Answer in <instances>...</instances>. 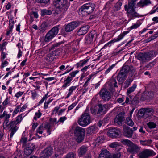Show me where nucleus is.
<instances>
[{
    "mask_svg": "<svg viewBox=\"0 0 158 158\" xmlns=\"http://www.w3.org/2000/svg\"><path fill=\"white\" fill-rule=\"evenodd\" d=\"M79 72L78 71L76 70L75 71L73 72H71L70 74L71 75V77H70V81H71V79H70L71 78H73L75 77V75L78 73Z\"/></svg>",
    "mask_w": 158,
    "mask_h": 158,
    "instance_id": "5fc2aeb1",
    "label": "nucleus"
},
{
    "mask_svg": "<svg viewBox=\"0 0 158 158\" xmlns=\"http://www.w3.org/2000/svg\"><path fill=\"white\" fill-rule=\"evenodd\" d=\"M43 127L44 130V129H48V128H50L51 127V126L48 123H47L44 124V125H43Z\"/></svg>",
    "mask_w": 158,
    "mask_h": 158,
    "instance_id": "338daca9",
    "label": "nucleus"
},
{
    "mask_svg": "<svg viewBox=\"0 0 158 158\" xmlns=\"http://www.w3.org/2000/svg\"><path fill=\"white\" fill-rule=\"evenodd\" d=\"M79 23L77 21H73L70 23V31H71L79 26Z\"/></svg>",
    "mask_w": 158,
    "mask_h": 158,
    "instance_id": "393cba45",
    "label": "nucleus"
},
{
    "mask_svg": "<svg viewBox=\"0 0 158 158\" xmlns=\"http://www.w3.org/2000/svg\"><path fill=\"white\" fill-rule=\"evenodd\" d=\"M133 131L130 129H127L126 130L124 133V135L127 137H131L133 134Z\"/></svg>",
    "mask_w": 158,
    "mask_h": 158,
    "instance_id": "cd10ccee",
    "label": "nucleus"
},
{
    "mask_svg": "<svg viewBox=\"0 0 158 158\" xmlns=\"http://www.w3.org/2000/svg\"><path fill=\"white\" fill-rule=\"evenodd\" d=\"M109 146L110 147L114 148H118L120 146L119 143L117 142L112 143Z\"/></svg>",
    "mask_w": 158,
    "mask_h": 158,
    "instance_id": "c03bdc74",
    "label": "nucleus"
},
{
    "mask_svg": "<svg viewBox=\"0 0 158 158\" xmlns=\"http://www.w3.org/2000/svg\"><path fill=\"white\" fill-rule=\"evenodd\" d=\"M154 64V62L149 63L146 65V67L147 68H149V69H150L152 67Z\"/></svg>",
    "mask_w": 158,
    "mask_h": 158,
    "instance_id": "052dcab7",
    "label": "nucleus"
},
{
    "mask_svg": "<svg viewBox=\"0 0 158 158\" xmlns=\"http://www.w3.org/2000/svg\"><path fill=\"white\" fill-rule=\"evenodd\" d=\"M97 36V34L95 31H91L89 34L86 35L85 43L87 44L93 43L95 40Z\"/></svg>",
    "mask_w": 158,
    "mask_h": 158,
    "instance_id": "6e6552de",
    "label": "nucleus"
},
{
    "mask_svg": "<svg viewBox=\"0 0 158 158\" xmlns=\"http://www.w3.org/2000/svg\"><path fill=\"white\" fill-rule=\"evenodd\" d=\"M157 53L155 51H151L148 52L140 53L138 56V59L142 63L149 61L151 58L156 56Z\"/></svg>",
    "mask_w": 158,
    "mask_h": 158,
    "instance_id": "20e7f679",
    "label": "nucleus"
},
{
    "mask_svg": "<svg viewBox=\"0 0 158 158\" xmlns=\"http://www.w3.org/2000/svg\"><path fill=\"white\" fill-rule=\"evenodd\" d=\"M9 119L8 120H4L3 124L5 125L6 127L9 126L10 128V130L9 131H10L11 132L10 134V138L11 139L12 138L14 135L15 133H13L12 134V131L11 130V127H10V123H9Z\"/></svg>",
    "mask_w": 158,
    "mask_h": 158,
    "instance_id": "bb28decb",
    "label": "nucleus"
},
{
    "mask_svg": "<svg viewBox=\"0 0 158 158\" xmlns=\"http://www.w3.org/2000/svg\"><path fill=\"white\" fill-rule=\"evenodd\" d=\"M128 33V31H125L123 32L122 34H120L118 37L117 38H116L115 41L111 40V41L107 43L108 44H110L114 43V42H117L121 40L123 37L124 36L127 34Z\"/></svg>",
    "mask_w": 158,
    "mask_h": 158,
    "instance_id": "4be33fe9",
    "label": "nucleus"
},
{
    "mask_svg": "<svg viewBox=\"0 0 158 158\" xmlns=\"http://www.w3.org/2000/svg\"><path fill=\"white\" fill-rule=\"evenodd\" d=\"M140 150V148L136 145L133 143L132 145L129 147L127 151L131 153H135L137 152Z\"/></svg>",
    "mask_w": 158,
    "mask_h": 158,
    "instance_id": "2eb2a0df",
    "label": "nucleus"
},
{
    "mask_svg": "<svg viewBox=\"0 0 158 158\" xmlns=\"http://www.w3.org/2000/svg\"><path fill=\"white\" fill-rule=\"evenodd\" d=\"M67 0H54L53 5L56 8L55 13L57 15L61 12H64L67 10L68 7L67 6Z\"/></svg>",
    "mask_w": 158,
    "mask_h": 158,
    "instance_id": "f03ea898",
    "label": "nucleus"
},
{
    "mask_svg": "<svg viewBox=\"0 0 158 158\" xmlns=\"http://www.w3.org/2000/svg\"><path fill=\"white\" fill-rule=\"evenodd\" d=\"M52 148L49 146L47 147L41 152L40 154V158H48L52 153Z\"/></svg>",
    "mask_w": 158,
    "mask_h": 158,
    "instance_id": "9d476101",
    "label": "nucleus"
},
{
    "mask_svg": "<svg viewBox=\"0 0 158 158\" xmlns=\"http://www.w3.org/2000/svg\"><path fill=\"white\" fill-rule=\"evenodd\" d=\"M136 1V0H132L128 2V5H126L125 6V10L127 11V15L131 19L139 16V14L134 8Z\"/></svg>",
    "mask_w": 158,
    "mask_h": 158,
    "instance_id": "f257e3e1",
    "label": "nucleus"
},
{
    "mask_svg": "<svg viewBox=\"0 0 158 158\" xmlns=\"http://www.w3.org/2000/svg\"><path fill=\"white\" fill-rule=\"evenodd\" d=\"M146 95L147 97L146 98L147 99L151 100L153 98L154 96V94L152 91L149 92L146 94Z\"/></svg>",
    "mask_w": 158,
    "mask_h": 158,
    "instance_id": "72a5a7b5",
    "label": "nucleus"
},
{
    "mask_svg": "<svg viewBox=\"0 0 158 158\" xmlns=\"http://www.w3.org/2000/svg\"><path fill=\"white\" fill-rule=\"evenodd\" d=\"M89 28V25H85L81 27L77 32V34L79 35H81L86 33Z\"/></svg>",
    "mask_w": 158,
    "mask_h": 158,
    "instance_id": "4468645a",
    "label": "nucleus"
},
{
    "mask_svg": "<svg viewBox=\"0 0 158 158\" xmlns=\"http://www.w3.org/2000/svg\"><path fill=\"white\" fill-rule=\"evenodd\" d=\"M35 1L38 3L46 4L49 2L50 0H35Z\"/></svg>",
    "mask_w": 158,
    "mask_h": 158,
    "instance_id": "de8ad7c7",
    "label": "nucleus"
},
{
    "mask_svg": "<svg viewBox=\"0 0 158 158\" xmlns=\"http://www.w3.org/2000/svg\"><path fill=\"white\" fill-rule=\"evenodd\" d=\"M140 24L139 23H137L130 27V29L131 30L135 29L138 27L140 26Z\"/></svg>",
    "mask_w": 158,
    "mask_h": 158,
    "instance_id": "8fccbe9b",
    "label": "nucleus"
},
{
    "mask_svg": "<svg viewBox=\"0 0 158 158\" xmlns=\"http://www.w3.org/2000/svg\"><path fill=\"white\" fill-rule=\"evenodd\" d=\"M47 25L45 23H43L39 27L40 32H44L47 29Z\"/></svg>",
    "mask_w": 158,
    "mask_h": 158,
    "instance_id": "7c9ffc66",
    "label": "nucleus"
},
{
    "mask_svg": "<svg viewBox=\"0 0 158 158\" xmlns=\"http://www.w3.org/2000/svg\"><path fill=\"white\" fill-rule=\"evenodd\" d=\"M20 108V105H18L16 106V107L15 110H14L13 113L12 115L13 116H14L16 114L18 113V112H19V109Z\"/></svg>",
    "mask_w": 158,
    "mask_h": 158,
    "instance_id": "09e8293b",
    "label": "nucleus"
},
{
    "mask_svg": "<svg viewBox=\"0 0 158 158\" xmlns=\"http://www.w3.org/2000/svg\"><path fill=\"white\" fill-rule=\"evenodd\" d=\"M74 133L75 135H84L85 134V130L84 129L78 126L76 127Z\"/></svg>",
    "mask_w": 158,
    "mask_h": 158,
    "instance_id": "f3484780",
    "label": "nucleus"
},
{
    "mask_svg": "<svg viewBox=\"0 0 158 158\" xmlns=\"http://www.w3.org/2000/svg\"><path fill=\"white\" fill-rule=\"evenodd\" d=\"M98 129L97 127L94 126H91L87 128V132L89 134H94L98 131Z\"/></svg>",
    "mask_w": 158,
    "mask_h": 158,
    "instance_id": "a211bd4d",
    "label": "nucleus"
},
{
    "mask_svg": "<svg viewBox=\"0 0 158 158\" xmlns=\"http://www.w3.org/2000/svg\"><path fill=\"white\" fill-rule=\"evenodd\" d=\"M27 137H22L21 140L20 142H22L23 143V147H25L26 145V144L27 142Z\"/></svg>",
    "mask_w": 158,
    "mask_h": 158,
    "instance_id": "a18cd8bd",
    "label": "nucleus"
},
{
    "mask_svg": "<svg viewBox=\"0 0 158 158\" xmlns=\"http://www.w3.org/2000/svg\"><path fill=\"white\" fill-rule=\"evenodd\" d=\"M123 116L122 113H120L117 115L114 119V122L119 124L123 121Z\"/></svg>",
    "mask_w": 158,
    "mask_h": 158,
    "instance_id": "5701e85b",
    "label": "nucleus"
},
{
    "mask_svg": "<svg viewBox=\"0 0 158 158\" xmlns=\"http://www.w3.org/2000/svg\"><path fill=\"white\" fill-rule=\"evenodd\" d=\"M150 3V2L149 0H140L137 3V5L140 7H143Z\"/></svg>",
    "mask_w": 158,
    "mask_h": 158,
    "instance_id": "a878e982",
    "label": "nucleus"
},
{
    "mask_svg": "<svg viewBox=\"0 0 158 158\" xmlns=\"http://www.w3.org/2000/svg\"><path fill=\"white\" fill-rule=\"evenodd\" d=\"M136 86L137 85H136L134 84L132 87L127 89V95H128L131 92H133L135 89L136 88Z\"/></svg>",
    "mask_w": 158,
    "mask_h": 158,
    "instance_id": "c9c22d12",
    "label": "nucleus"
},
{
    "mask_svg": "<svg viewBox=\"0 0 158 158\" xmlns=\"http://www.w3.org/2000/svg\"><path fill=\"white\" fill-rule=\"evenodd\" d=\"M133 81V79L131 78L128 79L125 81V88L127 87L131 84V82Z\"/></svg>",
    "mask_w": 158,
    "mask_h": 158,
    "instance_id": "37998d69",
    "label": "nucleus"
},
{
    "mask_svg": "<svg viewBox=\"0 0 158 158\" xmlns=\"http://www.w3.org/2000/svg\"><path fill=\"white\" fill-rule=\"evenodd\" d=\"M60 26V25H58L54 27L47 33L44 40L45 42H49L56 36L58 32Z\"/></svg>",
    "mask_w": 158,
    "mask_h": 158,
    "instance_id": "39448f33",
    "label": "nucleus"
},
{
    "mask_svg": "<svg viewBox=\"0 0 158 158\" xmlns=\"http://www.w3.org/2000/svg\"><path fill=\"white\" fill-rule=\"evenodd\" d=\"M99 158H110V154L107 150H103L100 154Z\"/></svg>",
    "mask_w": 158,
    "mask_h": 158,
    "instance_id": "6ab92c4d",
    "label": "nucleus"
},
{
    "mask_svg": "<svg viewBox=\"0 0 158 158\" xmlns=\"http://www.w3.org/2000/svg\"><path fill=\"white\" fill-rule=\"evenodd\" d=\"M95 5L94 4L89 3L83 5L80 8V10L82 13L86 12L88 14L91 13L95 9Z\"/></svg>",
    "mask_w": 158,
    "mask_h": 158,
    "instance_id": "0eeeda50",
    "label": "nucleus"
},
{
    "mask_svg": "<svg viewBox=\"0 0 158 158\" xmlns=\"http://www.w3.org/2000/svg\"><path fill=\"white\" fill-rule=\"evenodd\" d=\"M42 114V113L40 112V110H39L38 112L35 113V115L38 118H39L40 117Z\"/></svg>",
    "mask_w": 158,
    "mask_h": 158,
    "instance_id": "680f3d73",
    "label": "nucleus"
},
{
    "mask_svg": "<svg viewBox=\"0 0 158 158\" xmlns=\"http://www.w3.org/2000/svg\"><path fill=\"white\" fill-rule=\"evenodd\" d=\"M120 130L115 127L110 128L108 131L107 135L108 136L112 138H116L118 137L120 134Z\"/></svg>",
    "mask_w": 158,
    "mask_h": 158,
    "instance_id": "1a4fd4ad",
    "label": "nucleus"
},
{
    "mask_svg": "<svg viewBox=\"0 0 158 158\" xmlns=\"http://www.w3.org/2000/svg\"><path fill=\"white\" fill-rule=\"evenodd\" d=\"M75 136H76L77 141L78 143H80L83 140L85 134Z\"/></svg>",
    "mask_w": 158,
    "mask_h": 158,
    "instance_id": "4c0bfd02",
    "label": "nucleus"
},
{
    "mask_svg": "<svg viewBox=\"0 0 158 158\" xmlns=\"http://www.w3.org/2000/svg\"><path fill=\"white\" fill-rule=\"evenodd\" d=\"M23 115V114H21L18 115L16 118L15 120L10 121V127H11V130L13 133L12 134L15 133L18 129L19 127L17 125L19 124L22 120Z\"/></svg>",
    "mask_w": 158,
    "mask_h": 158,
    "instance_id": "423d86ee",
    "label": "nucleus"
},
{
    "mask_svg": "<svg viewBox=\"0 0 158 158\" xmlns=\"http://www.w3.org/2000/svg\"><path fill=\"white\" fill-rule=\"evenodd\" d=\"M100 96L104 100H108L111 98L110 93L106 89H102L100 92Z\"/></svg>",
    "mask_w": 158,
    "mask_h": 158,
    "instance_id": "ddd939ff",
    "label": "nucleus"
},
{
    "mask_svg": "<svg viewBox=\"0 0 158 158\" xmlns=\"http://www.w3.org/2000/svg\"><path fill=\"white\" fill-rule=\"evenodd\" d=\"M52 13V11L48 9H44L41 10V15L42 16L46 15H49Z\"/></svg>",
    "mask_w": 158,
    "mask_h": 158,
    "instance_id": "c85d7f7f",
    "label": "nucleus"
},
{
    "mask_svg": "<svg viewBox=\"0 0 158 158\" xmlns=\"http://www.w3.org/2000/svg\"><path fill=\"white\" fill-rule=\"evenodd\" d=\"M56 58V57L54 56L51 52L47 54L45 57L46 60L49 62V64L54 60Z\"/></svg>",
    "mask_w": 158,
    "mask_h": 158,
    "instance_id": "412c9836",
    "label": "nucleus"
},
{
    "mask_svg": "<svg viewBox=\"0 0 158 158\" xmlns=\"http://www.w3.org/2000/svg\"><path fill=\"white\" fill-rule=\"evenodd\" d=\"M121 142L123 144L127 145L129 146V147H130L132 145V144L133 143L130 141L126 139H122L121 140Z\"/></svg>",
    "mask_w": 158,
    "mask_h": 158,
    "instance_id": "2f4dec72",
    "label": "nucleus"
},
{
    "mask_svg": "<svg viewBox=\"0 0 158 158\" xmlns=\"http://www.w3.org/2000/svg\"><path fill=\"white\" fill-rule=\"evenodd\" d=\"M89 59H87L85 60H83L80 61L79 63H77V64L79 67H82L85 65L86 63L89 61Z\"/></svg>",
    "mask_w": 158,
    "mask_h": 158,
    "instance_id": "e433bc0d",
    "label": "nucleus"
},
{
    "mask_svg": "<svg viewBox=\"0 0 158 158\" xmlns=\"http://www.w3.org/2000/svg\"><path fill=\"white\" fill-rule=\"evenodd\" d=\"M9 103V100L8 98H7L2 103V109H4L6 108L5 106L8 105Z\"/></svg>",
    "mask_w": 158,
    "mask_h": 158,
    "instance_id": "49530a36",
    "label": "nucleus"
},
{
    "mask_svg": "<svg viewBox=\"0 0 158 158\" xmlns=\"http://www.w3.org/2000/svg\"><path fill=\"white\" fill-rule=\"evenodd\" d=\"M69 84V76H68L67 78L64 79V84L62 86L63 87L65 88L68 86Z\"/></svg>",
    "mask_w": 158,
    "mask_h": 158,
    "instance_id": "ea45409f",
    "label": "nucleus"
},
{
    "mask_svg": "<svg viewBox=\"0 0 158 158\" xmlns=\"http://www.w3.org/2000/svg\"><path fill=\"white\" fill-rule=\"evenodd\" d=\"M120 153H117L113 154L110 157V158H119L121 156Z\"/></svg>",
    "mask_w": 158,
    "mask_h": 158,
    "instance_id": "3c124183",
    "label": "nucleus"
},
{
    "mask_svg": "<svg viewBox=\"0 0 158 158\" xmlns=\"http://www.w3.org/2000/svg\"><path fill=\"white\" fill-rule=\"evenodd\" d=\"M147 125L150 129L154 128L156 126V123L152 122H149L147 123Z\"/></svg>",
    "mask_w": 158,
    "mask_h": 158,
    "instance_id": "58836bf2",
    "label": "nucleus"
},
{
    "mask_svg": "<svg viewBox=\"0 0 158 158\" xmlns=\"http://www.w3.org/2000/svg\"><path fill=\"white\" fill-rule=\"evenodd\" d=\"M23 92L19 91L15 94V96L17 98H19L23 94Z\"/></svg>",
    "mask_w": 158,
    "mask_h": 158,
    "instance_id": "13d9d810",
    "label": "nucleus"
},
{
    "mask_svg": "<svg viewBox=\"0 0 158 158\" xmlns=\"http://www.w3.org/2000/svg\"><path fill=\"white\" fill-rule=\"evenodd\" d=\"M64 31L66 32H69V23L67 24V25H65L64 26Z\"/></svg>",
    "mask_w": 158,
    "mask_h": 158,
    "instance_id": "4d7b16f0",
    "label": "nucleus"
},
{
    "mask_svg": "<svg viewBox=\"0 0 158 158\" xmlns=\"http://www.w3.org/2000/svg\"><path fill=\"white\" fill-rule=\"evenodd\" d=\"M109 85L111 87H117L116 80L114 78H111L109 81Z\"/></svg>",
    "mask_w": 158,
    "mask_h": 158,
    "instance_id": "c756f323",
    "label": "nucleus"
},
{
    "mask_svg": "<svg viewBox=\"0 0 158 158\" xmlns=\"http://www.w3.org/2000/svg\"><path fill=\"white\" fill-rule=\"evenodd\" d=\"M9 22L10 29L12 30L14 24V21L13 19H10L9 20Z\"/></svg>",
    "mask_w": 158,
    "mask_h": 158,
    "instance_id": "603ef678",
    "label": "nucleus"
},
{
    "mask_svg": "<svg viewBox=\"0 0 158 158\" xmlns=\"http://www.w3.org/2000/svg\"><path fill=\"white\" fill-rule=\"evenodd\" d=\"M103 140V137L102 136H99L95 140V142L96 143H99L102 142Z\"/></svg>",
    "mask_w": 158,
    "mask_h": 158,
    "instance_id": "864d4df0",
    "label": "nucleus"
},
{
    "mask_svg": "<svg viewBox=\"0 0 158 158\" xmlns=\"http://www.w3.org/2000/svg\"><path fill=\"white\" fill-rule=\"evenodd\" d=\"M92 122L90 115L88 113L85 112L78 118L77 123L78 124L83 127H85L89 124Z\"/></svg>",
    "mask_w": 158,
    "mask_h": 158,
    "instance_id": "7ed1b4c3",
    "label": "nucleus"
},
{
    "mask_svg": "<svg viewBox=\"0 0 158 158\" xmlns=\"http://www.w3.org/2000/svg\"><path fill=\"white\" fill-rule=\"evenodd\" d=\"M66 119V118L65 116L61 117V118H60L58 121H57V123H58V122H63Z\"/></svg>",
    "mask_w": 158,
    "mask_h": 158,
    "instance_id": "0e129e2a",
    "label": "nucleus"
},
{
    "mask_svg": "<svg viewBox=\"0 0 158 158\" xmlns=\"http://www.w3.org/2000/svg\"><path fill=\"white\" fill-rule=\"evenodd\" d=\"M11 114H8L6 111H4L3 113L0 115V118L4 119L5 120H8L10 118Z\"/></svg>",
    "mask_w": 158,
    "mask_h": 158,
    "instance_id": "b1692460",
    "label": "nucleus"
},
{
    "mask_svg": "<svg viewBox=\"0 0 158 158\" xmlns=\"http://www.w3.org/2000/svg\"><path fill=\"white\" fill-rule=\"evenodd\" d=\"M7 43L6 42H3L2 45L1 44V51H3V50L6 49L5 46L7 45Z\"/></svg>",
    "mask_w": 158,
    "mask_h": 158,
    "instance_id": "6e6d98bb",
    "label": "nucleus"
},
{
    "mask_svg": "<svg viewBox=\"0 0 158 158\" xmlns=\"http://www.w3.org/2000/svg\"><path fill=\"white\" fill-rule=\"evenodd\" d=\"M51 102L50 101L48 100L47 102H45L44 104V109H46L48 108V106L49 103Z\"/></svg>",
    "mask_w": 158,
    "mask_h": 158,
    "instance_id": "69168bd1",
    "label": "nucleus"
},
{
    "mask_svg": "<svg viewBox=\"0 0 158 158\" xmlns=\"http://www.w3.org/2000/svg\"><path fill=\"white\" fill-rule=\"evenodd\" d=\"M114 66L113 65L110 66L107 69H106L105 71V73L106 74L108 73L113 69Z\"/></svg>",
    "mask_w": 158,
    "mask_h": 158,
    "instance_id": "e2e57ef3",
    "label": "nucleus"
},
{
    "mask_svg": "<svg viewBox=\"0 0 158 158\" xmlns=\"http://www.w3.org/2000/svg\"><path fill=\"white\" fill-rule=\"evenodd\" d=\"M108 105L106 104L99 105L97 114L105 113L107 110Z\"/></svg>",
    "mask_w": 158,
    "mask_h": 158,
    "instance_id": "dca6fc26",
    "label": "nucleus"
},
{
    "mask_svg": "<svg viewBox=\"0 0 158 158\" xmlns=\"http://www.w3.org/2000/svg\"><path fill=\"white\" fill-rule=\"evenodd\" d=\"M140 143L143 145L148 146L149 144H151L152 142L151 140H142L140 141Z\"/></svg>",
    "mask_w": 158,
    "mask_h": 158,
    "instance_id": "f704fd0d",
    "label": "nucleus"
},
{
    "mask_svg": "<svg viewBox=\"0 0 158 158\" xmlns=\"http://www.w3.org/2000/svg\"><path fill=\"white\" fill-rule=\"evenodd\" d=\"M44 130V127L43 124L40 125L36 130V132L40 134H41L43 133V130Z\"/></svg>",
    "mask_w": 158,
    "mask_h": 158,
    "instance_id": "79ce46f5",
    "label": "nucleus"
},
{
    "mask_svg": "<svg viewBox=\"0 0 158 158\" xmlns=\"http://www.w3.org/2000/svg\"><path fill=\"white\" fill-rule=\"evenodd\" d=\"M76 154L74 152H71L70 153V158H75Z\"/></svg>",
    "mask_w": 158,
    "mask_h": 158,
    "instance_id": "774afa93",
    "label": "nucleus"
},
{
    "mask_svg": "<svg viewBox=\"0 0 158 158\" xmlns=\"http://www.w3.org/2000/svg\"><path fill=\"white\" fill-rule=\"evenodd\" d=\"M156 153L152 150L146 149L139 154L140 158H147L148 156H153Z\"/></svg>",
    "mask_w": 158,
    "mask_h": 158,
    "instance_id": "f8f14e48",
    "label": "nucleus"
},
{
    "mask_svg": "<svg viewBox=\"0 0 158 158\" xmlns=\"http://www.w3.org/2000/svg\"><path fill=\"white\" fill-rule=\"evenodd\" d=\"M126 122L128 125L131 127L134 124V123L130 117H128L127 118Z\"/></svg>",
    "mask_w": 158,
    "mask_h": 158,
    "instance_id": "a19ab883",
    "label": "nucleus"
},
{
    "mask_svg": "<svg viewBox=\"0 0 158 158\" xmlns=\"http://www.w3.org/2000/svg\"><path fill=\"white\" fill-rule=\"evenodd\" d=\"M9 63L7 61H5L3 62H2L1 65V68H3L5 67Z\"/></svg>",
    "mask_w": 158,
    "mask_h": 158,
    "instance_id": "bf43d9fd",
    "label": "nucleus"
},
{
    "mask_svg": "<svg viewBox=\"0 0 158 158\" xmlns=\"http://www.w3.org/2000/svg\"><path fill=\"white\" fill-rule=\"evenodd\" d=\"M61 52V51L60 49H57L52 51L51 53L54 56L57 58V57L60 55Z\"/></svg>",
    "mask_w": 158,
    "mask_h": 158,
    "instance_id": "473e14b6",
    "label": "nucleus"
},
{
    "mask_svg": "<svg viewBox=\"0 0 158 158\" xmlns=\"http://www.w3.org/2000/svg\"><path fill=\"white\" fill-rule=\"evenodd\" d=\"M87 150V147L84 146H82L78 149V155L80 157L82 156L86 153Z\"/></svg>",
    "mask_w": 158,
    "mask_h": 158,
    "instance_id": "aec40b11",
    "label": "nucleus"
},
{
    "mask_svg": "<svg viewBox=\"0 0 158 158\" xmlns=\"http://www.w3.org/2000/svg\"><path fill=\"white\" fill-rule=\"evenodd\" d=\"M35 145L33 143H27L25 146L24 152L26 156L30 155L33 151L35 149Z\"/></svg>",
    "mask_w": 158,
    "mask_h": 158,
    "instance_id": "9b49d317",
    "label": "nucleus"
}]
</instances>
